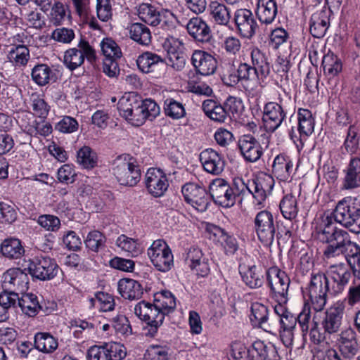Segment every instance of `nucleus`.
<instances>
[{
    "label": "nucleus",
    "mask_w": 360,
    "mask_h": 360,
    "mask_svg": "<svg viewBox=\"0 0 360 360\" xmlns=\"http://www.w3.org/2000/svg\"><path fill=\"white\" fill-rule=\"evenodd\" d=\"M1 252L5 257L8 259H18L24 255L25 249L20 240L11 238L5 239L2 242L1 245Z\"/></svg>",
    "instance_id": "39"
},
{
    "label": "nucleus",
    "mask_w": 360,
    "mask_h": 360,
    "mask_svg": "<svg viewBox=\"0 0 360 360\" xmlns=\"http://www.w3.org/2000/svg\"><path fill=\"white\" fill-rule=\"evenodd\" d=\"M314 234L321 242L328 244L323 252L328 262H332L333 259L340 256L352 242L349 234L346 231L337 228L333 217L330 216L321 217L317 219Z\"/></svg>",
    "instance_id": "1"
},
{
    "label": "nucleus",
    "mask_w": 360,
    "mask_h": 360,
    "mask_svg": "<svg viewBox=\"0 0 360 360\" xmlns=\"http://www.w3.org/2000/svg\"><path fill=\"white\" fill-rule=\"evenodd\" d=\"M254 230L259 241L266 246H270L275 236L278 245L285 243L291 236V231L286 230L284 235L279 231L276 232V224L272 213L267 210H262L257 213L254 221Z\"/></svg>",
    "instance_id": "3"
},
{
    "label": "nucleus",
    "mask_w": 360,
    "mask_h": 360,
    "mask_svg": "<svg viewBox=\"0 0 360 360\" xmlns=\"http://www.w3.org/2000/svg\"><path fill=\"white\" fill-rule=\"evenodd\" d=\"M17 213L13 206L4 202H0V221L11 224L15 221Z\"/></svg>",
    "instance_id": "60"
},
{
    "label": "nucleus",
    "mask_w": 360,
    "mask_h": 360,
    "mask_svg": "<svg viewBox=\"0 0 360 360\" xmlns=\"http://www.w3.org/2000/svg\"><path fill=\"white\" fill-rule=\"evenodd\" d=\"M112 172L120 185L134 186L141 179V172L136 160L129 155H121L112 162Z\"/></svg>",
    "instance_id": "4"
},
{
    "label": "nucleus",
    "mask_w": 360,
    "mask_h": 360,
    "mask_svg": "<svg viewBox=\"0 0 360 360\" xmlns=\"http://www.w3.org/2000/svg\"><path fill=\"white\" fill-rule=\"evenodd\" d=\"M250 319L252 325L271 333L274 328L273 318H269V310L266 306L259 302H254L251 305Z\"/></svg>",
    "instance_id": "22"
},
{
    "label": "nucleus",
    "mask_w": 360,
    "mask_h": 360,
    "mask_svg": "<svg viewBox=\"0 0 360 360\" xmlns=\"http://www.w3.org/2000/svg\"><path fill=\"white\" fill-rule=\"evenodd\" d=\"M135 314L148 325V331L147 335L154 337L158 328L162 324L165 319V314L160 309L155 307V304L141 301L134 307Z\"/></svg>",
    "instance_id": "7"
},
{
    "label": "nucleus",
    "mask_w": 360,
    "mask_h": 360,
    "mask_svg": "<svg viewBox=\"0 0 360 360\" xmlns=\"http://www.w3.org/2000/svg\"><path fill=\"white\" fill-rule=\"evenodd\" d=\"M202 110L211 120L217 122H224L228 117V112L224 105H221L212 99L205 100L202 103Z\"/></svg>",
    "instance_id": "33"
},
{
    "label": "nucleus",
    "mask_w": 360,
    "mask_h": 360,
    "mask_svg": "<svg viewBox=\"0 0 360 360\" xmlns=\"http://www.w3.org/2000/svg\"><path fill=\"white\" fill-rule=\"evenodd\" d=\"M164 111L167 117L179 120L185 117L186 112L182 103L173 98H167L164 101Z\"/></svg>",
    "instance_id": "49"
},
{
    "label": "nucleus",
    "mask_w": 360,
    "mask_h": 360,
    "mask_svg": "<svg viewBox=\"0 0 360 360\" xmlns=\"http://www.w3.org/2000/svg\"><path fill=\"white\" fill-rule=\"evenodd\" d=\"M130 37L141 45H148L151 41L149 28L142 23H133L129 27Z\"/></svg>",
    "instance_id": "48"
},
{
    "label": "nucleus",
    "mask_w": 360,
    "mask_h": 360,
    "mask_svg": "<svg viewBox=\"0 0 360 360\" xmlns=\"http://www.w3.org/2000/svg\"><path fill=\"white\" fill-rule=\"evenodd\" d=\"M139 18L144 22L157 26L161 22L160 12L150 4L142 3L136 7Z\"/></svg>",
    "instance_id": "36"
},
{
    "label": "nucleus",
    "mask_w": 360,
    "mask_h": 360,
    "mask_svg": "<svg viewBox=\"0 0 360 360\" xmlns=\"http://www.w3.org/2000/svg\"><path fill=\"white\" fill-rule=\"evenodd\" d=\"M86 58L91 63L96 61V53L95 49L89 41L81 38L77 46L66 50L64 53V64L71 71L80 67Z\"/></svg>",
    "instance_id": "6"
},
{
    "label": "nucleus",
    "mask_w": 360,
    "mask_h": 360,
    "mask_svg": "<svg viewBox=\"0 0 360 360\" xmlns=\"http://www.w3.org/2000/svg\"><path fill=\"white\" fill-rule=\"evenodd\" d=\"M238 145L245 160L255 162L263 154V148L259 142L251 134H244L239 138Z\"/></svg>",
    "instance_id": "20"
},
{
    "label": "nucleus",
    "mask_w": 360,
    "mask_h": 360,
    "mask_svg": "<svg viewBox=\"0 0 360 360\" xmlns=\"http://www.w3.org/2000/svg\"><path fill=\"white\" fill-rule=\"evenodd\" d=\"M279 208L285 219H295L299 212L297 198L292 194H286L281 200Z\"/></svg>",
    "instance_id": "41"
},
{
    "label": "nucleus",
    "mask_w": 360,
    "mask_h": 360,
    "mask_svg": "<svg viewBox=\"0 0 360 360\" xmlns=\"http://www.w3.org/2000/svg\"><path fill=\"white\" fill-rule=\"evenodd\" d=\"M116 244L122 250L127 252L131 257H136L141 252L138 241L125 235L120 236L116 240Z\"/></svg>",
    "instance_id": "54"
},
{
    "label": "nucleus",
    "mask_w": 360,
    "mask_h": 360,
    "mask_svg": "<svg viewBox=\"0 0 360 360\" xmlns=\"http://www.w3.org/2000/svg\"><path fill=\"white\" fill-rule=\"evenodd\" d=\"M292 167L293 163L289 157L284 154H279L274 158L272 171L281 179H287L292 171Z\"/></svg>",
    "instance_id": "40"
},
{
    "label": "nucleus",
    "mask_w": 360,
    "mask_h": 360,
    "mask_svg": "<svg viewBox=\"0 0 360 360\" xmlns=\"http://www.w3.org/2000/svg\"><path fill=\"white\" fill-rule=\"evenodd\" d=\"M32 78L39 86H44L53 79L52 70L46 64L35 65L32 70Z\"/></svg>",
    "instance_id": "50"
},
{
    "label": "nucleus",
    "mask_w": 360,
    "mask_h": 360,
    "mask_svg": "<svg viewBox=\"0 0 360 360\" xmlns=\"http://www.w3.org/2000/svg\"><path fill=\"white\" fill-rule=\"evenodd\" d=\"M344 310V306L339 303L327 309L321 322V326L326 333L331 335L340 330L342 326Z\"/></svg>",
    "instance_id": "23"
},
{
    "label": "nucleus",
    "mask_w": 360,
    "mask_h": 360,
    "mask_svg": "<svg viewBox=\"0 0 360 360\" xmlns=\"http://www.w3.org/2000/svg\"><path fill=\"white\" fill-rule=\"evenodd\" d=\"M233 22L238 34L245 39H251L259 28L252 12L249 9H237L233 14Z\"/></svg>",
    "instance_id": "14"
},
{
    "label": "nucleus",
    "mask_w": 360,
    "mask_h": 360,
    "mask_svg": "<svg viewBox=\"0 0 360 360\" xmlns=\"http://www.w3.org/2000/svg\"><path fill=\"white\" fill-rule=\"evenodd\" d=\"M77 162L84 168H93L97 163L96 154L89 146H83L77 151Z\"/></svg>",
    "instance_id": "52"
},
{
    "label": "nucleus",
    "mask_w": 360,
    "mask_h": 360,
    "mask_svg": "<svg viewBox=\"0 0 360 360\" xmlns=\"http://www.w3.org/2000/svg\"><path fill=\"white\" fill-rule=\"evenodd\" d=\"M210 15L214 22L219 25L228 26L231 19L230 9L224 4L217 1L209 5Z\"/></svg>",
    "instance_id": "32"
},
{
    "label": "nucleus",
    "mask_w": 360,
    "mask_h": 360,
    "mask_svg": "<svg viewBox=\"0 0 360 360\" xmlns=\"http://www.w3.org/2000/svg\"><path fill=\"white\" fill-rule=\"evenodd\" d=\"M224 105L228 112V116L233 117H238L243 108L241 99L231 96L226 98Z\"/></svg>",
    "instance_id": "58"
},
{
    "label": "nucleus",
    "mask_w": 360,
    "mask_h": 360,
    "mask_svg": "<svg viewBox=\"0 0 360 360\" xmlns=\"http://www.w3.org/2000/svg\"><path fill=\"white\" fill-rule=\"evenodd\" d=\"M32 107L34 114L39 117L45 118L49 111V107L47 103L38 96L32 97Z\"/></svg>",
    "instance_id": "61"
},
{
    "label": "nucleus",
    "mask_w": 360,
    "mask_h": 360,
    "mask_svg": "<svg viewBox=\"0 0 360 360\" xmlns=\"http://www.w3.org/2000/svg\"><path fill=\"white\" fill-rule=\"evenodd\" d=\"M163 46L167 54V65L176 71H181L188 59L187 55L183 51V41L171 37L165 39Z\"/></svg>",
    "instance_id": "12"
},
{
    "label": "nucleus",
    "mask_w": 360,
    "mask_h": 360,
    "mask_svg": "<svg viewBox=\"0 0 360 360\" xmlns=\"http://www.w3.org/2000/svg\"><path fill=\"white\" fill-rule=\"evenodd\" d=\"M330 11L323 8L314 13L310 19V33L315 38H322L325 36L330 26Z\"/></svg>",
    "instance_id": "27"
},
{
    "label": "nucleus",
    "mask_w": 360,
    "mask_h": 360,
    "mask_svg": "<svg viewBox=\"0 0 360 360\" xmlns=\"http://www.w3.org/2000/svg\"><path fill=\"white\" fill-rule=\"evenodd\" d=\"M255 360H278V352L274 345H266L262 341H256L252 345Z\"/></svg>",
    "instance_id": "35"
},
{
    "label": "nucleus",
    "mask_w": 360,
    "mask_h": 360,
    "mask_svg": "<svg viewBox=\"0 0 360 360\" xmlns=\"http://www.w3.org/2000/svg\"><path fill=\"white\" fill-rule=\"evenodd\" d=\"M39 224L47 231H56L60 226V219L53 215L44 214L39 217Z\"/></svg>",
    "instance_id": "59"
},
{
    "label": "nucleus",
    "mask_w": 360,
    "mask_h": 360,
    "mask_svg": "<svg viewBox=\"0 0 360 360\" xmlns=\"http://www.w3.org/2000/svg\"><path fill=\"white\" fill-rule=\"evenodd\" d=\"M233 360H255V356L252 352V347H246L244 345L236 343L231 349Z\"/></svg>",
    "instance_id": "57"
},
{
    "label": "nucleus",
    "mask_w": 360,
    "mask_h": 360,
    "mask_svg": "<svg viewBox=\"0 0 360 360\" xmlns=\"http://www.w3.org/2000/svg\"><path fill=\"white\" fill-rule=\"evenodd\" d=\"M259 77L252 66L247 63H240L237 69V75H230L229 79L231 82H233L230 85L236 84L239 81H255L258 83Z\"/></svg>",
    "instance_id": "43"
},
{
    "label": "nucleus",
    "mask_w": 360,
    "mask_h": 360,
    "mask_svg": "<svg viewBox=\"0 0 360 360\" xmlns=\"http://www.w3.org/2000/svg\"><path fill=\"white\" fill-rule=\"evenodd\" d=\"M147 253L153 266L160 271H168L174 265L172 250L163 240L153 241Z\"/></svg>",
    "instance_id": "9"
},
{
    "label": "nucleus",
    "mask_w": 360,
    "mask_h": 360,
    "mask_svg": "<svg viewBox=\"0 0 360 360\" xmlns=\"http://www.w3.org/2000/svg\"><path fill=\"white\" fill-rule=\"evenodd\" d=\"M27 269L32 277L41 281L53 278L60 270L55 259L43 255L32 258Z\"/></svg>",
    "instance_id": "10"
},
{
    "label": "nucleus",
    "mask_w": 360,
    "mask_h": 360,
    "mask_svg": "<svg viewBox=\"0 0 360 360\" xmlns=\"http://www.w3.org/2000/svg\"><path fill=\"white\" fill-rule=\"evenodd\" d=\"M105 236L98 231H93L88 233L84 241L86 247L91 251L98 252L105 247Z\"/></svg>",
    "instance_id": "56"
},
{
    "label": "nucleus",
    "mask_w": 360,
    "mask_h": 360,
    "mask_svg": "<svg viewBox=\"0 0 360 360\" xmlns=\"http://www.w3.org/2000/svg\"><path fill=\"white\" fill-rule=\"evenodd\" d=\"M278 14L276 0H257L256 15L262 24L271 25Z\"/></svg>",
    "instance_id": "28"
},
{
    "label": "nucleus",
    "mask_w": 360,
    "mask_h": 360,
    "mask_svg": "<svg viewBox=\"0 0 360 360\" xmlns=\"http://www.w3.org/2000/svg\"><path fill=\"white\" fill-rule=\"evenodd\" d=\"M153 303L155 304V307L164 312L165 315L173 311L176 308V299L173 294L168 290L155 293Z\"/></svg>",
    "instance_id": "38"
},
{
    "label": "nucleus",
    "mask_w": 360,
    "mask_h": 360,
    "mask_svg": "<svg viewBox=\"0 0 360 360\" xmlns=\"http://www.w3.org/2000/svg\"><path fill=\"white\" fill-rule=\"evenodd\" d=\"M212 232L214 236L219 238L224 243V248L226 255H233L238 248V244L236 238L229 235L226 231L219 226H213Z\"/></svg>",
    "instance_id": "46"
},
{
    "label": "nucleus",
    "mask_w": 360,
    "mask_h": 360,
    "mask_svg": "<svg viewBox=\"0 0 360 360\" xmlns=\"http://www.w3.org/2000/svg\"><path fill=\"white\" fill-rule=\"evenodd\" d=\"M18 306L23 314L30 317L36 316L42 308L37 296L33 293H24L19 297Z\"/></svg>",
    "instance_id": "34"
},
{
    "label": "nucleus",
    "mask_w": 360,
    "mask_h": 360,
    "mask_svg": "<svg viewBox=\"0 0 360 360\" xmlns=\"http://www.w3.org/2000/svg\"><path fill=\"white\" fill-rule=\"evenodd\" d=\"M100 46L105 58L117 60L122 56L120 46L111 38H104Z\"/></svg>",
    "instance_id": "53"
},
{
    "label": "nucleus",
    "mask_w": 360,
    "mask_h": 360,
    "mask_svg": "<svg viewBox=\"0 0 360 360\" xmlns=\"http://www.w3.org/2000/svg\"><path fill=\"white\" fill-rule=\"evenodd\" d=\"M253 68L261 78H266L270 73V65L266 55L260 49L255 48L251 51Z\"/></svg>",
    "instance_id": "37"
},
{
    "label": "nucleus",
    "mask_w": 360,
    "mask_h": 360,
    "mask_svg": "<svg viewBox=\"0 0 360 360\" xmlns=\"http://www.w3.org/2000/svg\"><path fill=\"white\" fill-rule=\"evenodd\" d=\"M239 272L242 281L250 288H259L262 287L264 283V271L261 266L255 264L248 266L240 265Z\"/></svg>",
    "instance_id": "25"
},
{
    "label": "nucleus",
    "mask_w": 360,
    "mask_h": 360,
    "mask_svg": "<svg viewBox=\"0 0 360 360\" xmlns=\"http://www.w3.org/2000/svg\"><path fill=\"white\" fill-rule=\"evenodd\" d=\"M149 356L154 360H168L169 348L167 346L152 345L148 349Z\"/></svg>",
    "instance_id": "64"
},
{
    "label": "nucleus",
    "mask_w": 360,
    "mask_h": 360,
    "mask_svg": "<svg viewBox=\"0 0 360 360\" xmlns=\"http://www.w3.org/2000/svg\"><path fill=\"white\" fill-rule=\"evenodd\" d=\"M146 187L155 198L162 197L169 187L166 175L160 169L150 168L145 176Z\"/></svg>",
    "instance_id": "16"
},
{
    "label": "nucleus",
    "mask_w": 360,
    "mask_h": 360,
    "mask_svg": "<svg viewBox=\"0 0 360 360\" xmlns=\"http://www.w3.org/2000/svg\"><path fill=\"white\" fill-rule=\"evenodd\" d=\"M326 274L330 281V295H337L342 293L351 278V271L348 266L340 262L328 266Z\"/></svg>",
    "instance_id": "11"
},
{
    "label": "nucleus",
    "mask_w": 360,
    "mask_h": 360,
    "mask_svg": "<svg viewBox=\"0 0 360 360\" xmlns=\"http://www.w3.org/2000/svg\"><path fill=\"white\" fill-rule=\"evenodd\" d=\"M274 185V180L271 176H259L248 181V191L259 205L271 194Z\"/></svg>",
    "instance_id": "19"
},
{
    "label": "nucleus",
    "mask_w": 360,
    "mask_h": 360,
    "mask_svg": "<svg viewBox=\"0 0 360 360\" xmlns=\"http://www.w3.org/2000/svg\"><path fill=\"white\" fill-rule=\"evenodd\" d=\"M285 117L286 112L280 104L269 102L264 105L262 120L267 131H275L281 126Z\"/></svg>",
    "instance_id": "18"
},
{
    "label": "nucleus",
    "mask_w": 360,
    "mask_h": 360,
    "mask_svg": "<svg viewBox=\"0 0 360 360\" xmlns=\"http://www.w3.org/2000/svg\"><path fill=\"white\" fill-rule=\"evenodd\" d=\"M345 177L342 188L346 190L356 188L359 186V178L360 176V158H352L347 167L345 169Z\"/></svg>",
    "instance_id": "30"
},
{
    "label": "nucleus",
    "mask_w": 360,
    "mask_h": 360,
    "mask_svg": "<svg viewBox=\"0 0 360 360\" xmlns=\"http://www.w3.org/2000/svg\"><path fill=\"white\" fill-rule=\"evenodd\" d=\"M118 291L121 296L129 300H139L143 294L141 284L131 278H122L118 282Z\"/></svg>",
    "instance_id": "29"
},
{
    "label": "nucleus",
    "mask_w": 360,
    "mask_h": 360,
    "mask_svg": "<svg viewBox=\"0 0 360 360\" xmlns=\"http://www.w3.org/2000/svg\"><path fill=\"white\" fill-rule=\"evenodd\" d=\"M354 210H356L354 206L350 205L345 200L340 201L333 212L335 221L351 231L354 216Z\"/></svg>",
    "instance_id": "31"
},
{
    "label": "nucleus",
    "mask_w": 360,
    "mask_h": 360,
    "mask_svg": "<svg viewBox=\"0 0 360 360\" xmlns=\"http://www.w3.org/2000/svg\"><path fill=\"white\" fill-rule=\"evenodd\" d=\"M266 276L272 297L277 302H287L290 280L286 273L274 266L266 271Z\"/></svg>",
    "instance_id": "8"
},
{
    "label": "nucleus",
    "mask_w": 360,
    "mask_h": 360,
    "mask_svg": "<svg viewBox=\"0 0 360 360\" xmlns=\"http://www.w3.org/2000/svg\"><path fill=\"white\" fill-rule=\"evenodd\" d=\"M191 63L198 73L205 76L214 74L217 68L216 58L202 50H195L193 52Z\"/></svg>",
    "instance_id": "21"
},
{
    "label": "nucleus",
    "mask_w": 360,
    "mask_h": 360,
    "mask_svg": "<svg viewBox=\"0 0 360 360\" xmlns=\"http://www.w3.org/2000/svg\"><path fill=\"white\" fill-rule=\"evenodd\" d=\"M298 130L301 136L307 137L314 131V121L311 111L300 108L297 112Z\"/></svg>",
    "instance_id": "45"
},
{
    "label": "nucleus",
    "mask_w": 360,
    "mask_h": 360,
    "mask_svg": "<svg viewBox=\"0 0 360 360\" xmlns=\"http://www.w3.org/2000/svg\"><path fill=\"white\" fill-rule=\"evenodd\" d=\"M330 288V281L326 274L311 275L307 290L312 307L316 311H321L326 306Z\"/></svg>",
    "instance_id": "5"
},
{
    "label": "nucleus",
    "mask_w": 360,
    "mask_h": 360,
    "mask_svg": "<svg viewBox=\"0 0 360 360\" xmlns=\"http://www.w3.org/2000/svg\"><path fill=\"white\" fill-rule=\"evenodd\" d=\"M103 349L106 353L108 360H122L127 355L126 348L123 345L111 342L105 343Z\"/></svg>",
    "instance_id": "55"
},
{
    "label": "nucleus",
    "mask_w": 360,
    "mask_h": 360,
    "mask_svg": "<svg viewBox=\"0 0 360 360\" xmlns=\"http://www.w3.org/2000/svg\"><path fill=\"white\" fill-rule=\"evenodd\" d=\"M200 160L204 169L212 174L218 175L224 169V160L218 152L212 148L202 150L200 154Z\"/></svg>",
    "instance_id": "24"
},
{
    "label": "nucleus",
    "mask_w": 360,
    "mask_h": 360,
    "mask_svg": "<svg viewBox=\"0 0 360 360\" xmlns=\"http://www.w3.org/2000/svg\"><path fill=\"white\" fill-rule=\"evenodd\" d=\"M29 277L20 268H11L2 276V285L6 290L25 292L28 289Z\"/></svg>",
    "instance_id": "17"
},
{
    "label": "nucleus",
    "mask_w": 360,
    "mask_h": 360,
    "mask_svg": "<svg viewBox=\"0 0 360 360\" xmlns=\"http://www.w3.org/2000/svg\"><path fill=\"white\" fill-rule=\"evenodd\" d=\"M8 58L16 66L25 65L30 59V51L27 46L18 45L9 51Z\"/></svg>",
    "instance_id": "51"
},
{
    "label": "nucleus",
    "mask_w": 360,
    "mask_h": 360,
    "mask_svg": "<svg viewBox=\"0 0 360 360\" xmlns=\"http://www.w3.org/2000/svg\"><path fill=\"white\" fill-rule=\"evenodd\" d=\"M210 197L221 207H231L234 205L231 186L223 179H216L209 186Z\"/></svg>",
    "instance_id": "15"
},
{
    "label": "nucleus",
    "mask_w": 360,
    "mask_h": 360,
    "mask_svg": "<svg viewBox=\"0 0 360 360\" xmlns=\"http://www.w3.org/2000/svg\"><path fill=\"white\" fill-rule=\"evenodd\" d=\"M186 29L188 34L198 41L209 42L212 38L210 26L201 18H191L186 23Z\"/></svg>",
    "instance_id": "26"
},
{
    "label": "nucleus",
    "mask_w": 360,
    "mask_h": 360,
    "mask_svg": "<svg viewBox=\"0 0 360 360\" xmlns=\"http://www.w3.org/2000/svg\"><path fill=\"white\" fill-rule=\"evenodd\" d=\"M34 347L45 353H51L58 347L57 340L47 333H37L34 335Z\"/></svg>",
    "instance_id": "44"
},
{
    "label": "nucleus",
    "mask_w": 360,
    "mask_h": 360,
    "mask_svg": "<svg viewBox=\"0 0 360 360\" xmlns=\"http://www.w3.org/2000/svg\"><path fill=\"white\" fill-rule=\"evenodd\" d=\"M136 63L141 72L148 73L153 72L159 64L164 65V61L158 54L147 51L138 57Z\"/></svg>",
    "instance_id": "42"
},
{
    "label": "nucleus",
    "mask_w": 360,
    "mask_h": 360,
    "mask_svg": "<svg viewBox=\"0 0 360 360\" xmlns=\"http://www.w3.org/2000/svg\"><path fill=\"white\" fill-rule=\"evenodd\" d=\"M120 115L133 125L140 126L148 119L152 120L160 112L158 105L152 99L141 100L137 95L125 94L118 101Z\"/></svg>",
    "instance_id": "2"
},
{
    "label": "nucleus",
    "mask_w": 360,
    "mask_h": 360,
    "mask_svg": "<svg viewBox=\"0 0 360 360\" xmlns=\"http://www.w3.org/2000/svg\"><path fill=\"white\" fill-rule=\"evenodd\" d=\"M78 126V122L75 118L65 116L57 124L56 129L63 133H72L77 130Z\"/></svg>",
    "instance_id": "62"
},
{
    "label": "nucleus",
    "mask_w": 360,
    "mask_h": 360,
    "mask_svg": "<svg viewBox=\"0 0 360 360\" xmlns=\"http://www.w3.org/2000/svg\"><path fill=\"white\" fill-rule=\"evenodd\" d=\"M75 176L76 173L73 167L68 164L63 165L58 171V180L66 184L73 183Z\"/></svg>",
    "instance_id": "63"
},
{
    "label": "nucleus",
    "mask_w": 360,
    "mask_h": 360,
    "mask_svg": "<svg viewBox=\"0 0 360 360\" xmlns=\"http://www.w3.org/2000/svg\"><path fill=\"white\" fill-rule=\"evenodd\" d=\"M181 192L185 201L199 212L207 210L209 205V195L203 186L197 184L188 183L182 186Z\"/></svg>",
    "instance_id": "13"
},
{
    "label": "nucleus",
    "mask_w": 360,
    "mask_h": 360,
    "mask_svg": "<svg viewBox=\"0 0 360 360\" xmlns=\"http://www.w3.org/2000/svg\"><path fill=\"white\" fill-rule=\"evenodd\" d=\"M324 74L330 79L338 75L342 71L341 60L333 53L325 55L322 60Z\"/></svg>",
    "instance_id": "47"
}]
</instances>
